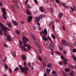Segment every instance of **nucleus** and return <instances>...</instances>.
Wrapping results in <instances>:
<instances>
[{"label":"nucleus","mask_w":76,"mask_h":76,"mask_svg":"<svg viewBox=\"0 0 76 76\" xmlns=\"http://www.w3.org/2000/svg\"><path fill=\"white\" fill-rule=\"evenodd\" d=\"M24 64L25 66L24 68L22 66V65H20L19 67L22 73H24L25 75H27V70L29 71V69L28 68V66H26V63L25 62H24Z\"/></svg>","instance_id":"f257e3e1"},{"label":"nucleus","mask_w":76,"mask_h":76,"mask_svg":"<svg viewBox=\"0 0 76 76\" xmlns=\"http://www.w3.org/2000/svg\"><path fill=\"white\" fill-rule=\"evenodd\" d=\"M0 26L1 28H2V29L4 30V32L6 31L7 30L8 31H10V29H9V28L4 26L3 24L1 23H0Z\"/></svg>","instance_id":"f03ea898"},{"label":"nucleus","mask_w":76,"mask_h":76,"mask_svg":"<svg viewBox=\"0 0 76 76\" xmlns=\"http://www.w3.org/2000/svg\"><path fill=\"white\" fill-rule=\"evenodd\" d=\"M23 42L24 43V45L25 47H27V45L26 44V43H27V41H29V39H28V38L24 37L23 38Z\"/></svg>","instance_id":"7ed1b4c3"},{"label":"nucleus","mask_w":76,"mask_h":76,"mask_svg":"<svg viewBox=\"0 0 76 76\" xmlns=\"http://www.w3.org/2000/svg\"><path fill=\"white\" fill-rule=\"evenodd\" d=\"M49 47L50 48L51 51H53L54 48V45L53 44V43H50L49 45Z\"/></svg>","instance_id":"20e7f679"},{"label":"nucleus","mask_w":76,"mask_h":76,"mask_svg":"<svg viewBox=\"0 0 76 76\" xmlns=\"http://www.w3.org/2000/svg\"><path fill=\"white\" fill-rule=\"evenodd\" d=\"M20 47L21 48H22V50H23V51H24L27 52V49H26V48L24 47L23 45L21 46V45H20Z\"/></svg>","instance_id":"39448f33"},{"label":"nucleus","mask_w":76,"mask_h":76,"mask_svg":"<svg viewBox=\"0 0 76 76\" xmlns=\"http://www.w3.org/2000/svg\"><path fill=\"white\" fill-rule=\"evenodd\" d=\"M21 58L24 61H26V57L25 55H23L21 56Z\"/></svg>","instance_id":"423d86ee"},{"label":"nucleus","mask_w":76,"mask_h":76,"mask_svg":"<svg viewBox=\"0 0 76 76\" xmlns=\"http://www.w3.org/2000/svg\"><path fill=\"white\" fill-rule=\"evenodd\" d=\"M32 19V17L31 16H29L27 18V20L29 23H30V22L31 21Z\"/></svg>","instance_id":"0eeeda50"},{"label":"nucleus","mask_w":76,"mask_h":76,"mask_svg":"<svg viewBox=\"0 0 76 76\" xmlns=\"http://www.w3.org/2000/svg\"><path fill=\"white\" fill-rule=\"evenodd\" d=\"M62 44L64 46H67V44L64 40H62Z\"/></svg>","instance_id":"6e6552de"},{"label":"nucleus","mask_w":76,"mask_h":76,"mask_svg":"<svg viewBox=\"0 0 76 76\" xmlns=\"http://www.w3.org/2000/svg\"><path fill=\"white\" fill-rule=\"evenodd\" d=\"M39 9L41 12H44L45 11V9L42 7H40Z\"/></svg>","instance_id":"1a4fd4ad"},{"label":"nucleus","mask_w":76,"mask_h":76,"mask_svg":"<svg viewBox=\"0 0 76 76\" xmlns=\"http://www.w3.org/2000/svg\"><path fill=\"white\" fill-rule=\"evenodd\" d=\"M26 11L27 13V15H31V12H29V10H28V9H26Z\"/></svg>","instance_id":"9d476101"},{"label":"nucleus","mask_w":76,"mask_h":76,"mask_svg":"<svg viewBox=\"0 0 76 76\" xmlns=\"http://www.w3.org/2000/svg\"><path fill=\"white\" fill-rule=\"evenodd\" d=\"M45 36L44 35H43V36L42 37V39L43 41H47V38L45 37Z\"/></svg>","instance_id":"9b49d317"},{"label":"nucleus","mask_w":76,"mask_h":76,"mask_svg":"<svg viewBox=\"0 0 76 76\" xmlns=\"http://www.w3.org/2000/svg\"><path fill=\"white\" fill-rule=\"evenodd\" d=\"M7 39L8 41H12V39L10 38V36L9 35L7 36Z\"/></svg>","instance_id":"f8f14e48"},{"label":"nucleus","mask_w":76,"mask_h":76,"mask_svg":"<svg viewBox=\"0 0 76 76\" xmlns=\"http://www.w3.org/2000/svg\"><path fill=\"white\" fill-rule=\"evenodd\" d=\"M7 24L8 26L10 27V28H12V25L10 23L8 22L7 23Z\"/></svg>","instance_id":"ddd939ff"},{"label":"nucleus","mask_w":76,"mask_h":76,"mask_svg":"<svg viewBox=\"0 0 76 76\" xmlns=\"http://www.w3.org/2000/svg\"><path fill=\"white\" fill-rule=\"evenodd\" d=\"M1 10L2 12H3V14L4 15H6V11L5 10V9L4 8H3Z\"/></svg>","instance_id":"4468645a"},{"label":"nucleus","mask_w":76,"mask_h":76,"mask_svg":"<svg viewBox=\"0 0 76 76\" xmlns=\"http://www.w3.org/2000/svg\"><path fill=\"white\" fill-rule=\"evenodd\" d=\"M63 15V14L62 13H60L59 14L58 17L59 18H62V16Z\"/></svg>","instance_id":"2eb2a0df"},{"label":"nucleus","mask_w":76,"mask_h":76,"mask_svg":"<svg viewBox=\"0 0 76 76\" xmlns=\"http://www.w3.org/2000/svg\"><path fill=\"white\" fill-rule=\"evenodd\" d=\"M43 32L44 34L47 35V29L45 28L44 30V31H43Z\"/></svg>","instance_id":"dca6fc26"},{"label":"nucleus","mask_w":76,"mask_h":76,"mask_svg":"<svg viewBox=\"0 0 76 76\" xmlns=\"http://www.w3.org/2000/svg\"><path fill=\"white\" fill-rule=\"evenodd\" d=\"M35 18L36 19V22H39L40 19L39 18H38L37 17H35Z\"/></svg>","instance_id":"f3484780"},{"label":"nucleus","mask_w":76,"mask_h":76,"mask_svg":"<svg viewBox=\"0 0 76 76\" xmlns=\"http://www.w3.org/2000/svg\"><path fill=\"white\" fill-rule=\"evenodd\" d=\"M35 45L38 47V48H39V44L37 42H34Z\"/></svg>","instance_id":"a211bd4d"},{"label":"nucleus","mask_w":76,"mask_h":76,"mask_svg":"<svg viewBox=\"0 0 76 76\" xmlns=\"http://www.w3.org/2000/svg\"><path fill=\"white\" fill-rule=\"evenodd\" d=\"M64 70L67 72H69L70 71V69L69 68H65Z\"/></svg>","instance_id":"6ab92c4d"},{"label":"nucleus","mask_w":76,"mask_h":76,"mask_svg":"<svg viewBox=\"0 0 76 76\" xmlns=\"http://www.w3.org/2000/svg\"><path fill=\"white\" fill-rule=\"evenodd\" d=\"M52 66V64L51 63H49L47 65V67L49 68H51Z\"/></svg>","instance_id":"aec40b11"},{"label":"nucleus","mask_w":76,"mask_h":76,"mask_svg":"<svg viewBox=\"0 0 76 76\" xmlns=\"http://www.w3.org/2000/svg\"><path fill=\"white\" fill-rule=\"evenodd\" d=\"M37 57H38V59H39V61H42V59L40 56H37Z\"/></svg>","instance_id":"412c9836"},{"label":"nucleus","mask_w":76,"mask_h":76,"mask_svg":"<svg viewBox=\"0 0 76 76\" xmlns=\"http://www.w3.org/2000/svg\"><path fill=\"white\" fill-rule=\"evenodd\" d=\"M13 23L14 25L17 26L18 25V23L16 21H15L13 22Z\"/></svg>","instance_id":"4be33fe9"},{"label":"nucleus","mask_w":76,"mask_h":76,"mask_svg":"<svg viewBox=\"0 0 76 76\" xmlns=\"http://www.w3.org/2000/svg\"><path fill=\"white\" fill-rule=\"evenodd\" d=\"M4 65L5 66L4 68L5 69H6V70H7L8 69V66H7V65L6 64H4Z\"/></svg>","instance_id":"5701e85b"},{"label":"nucleus","mask_w":76,"mask_h":76,"mask_svg":"<svg viewBox=\"0 0 76 76\" xmlns=\"http://www.w3.org/2000/svg\"><path fill=\"white\" fill-rule=\"evenodd\" d=\"M15 33H16V34H17L18 35H20V32L19 31H18V30H16L15 31Z\"/></svg>","instance_id":"b1692460"},{"label":"nucleus","mask_w":76,"mask_h":76,"mask_svg":"<svg viewBox=\"0 0 76 76\" xmlns=\"http://www.w3.org/2000/svg\"><path fill=\"white\" fill-rule=\"evenodd\" d=\"M46 71L48 74H49V73H50V69H48V68H46Z\"/></svg>","instance_id":"393cba45"},{"label":"nucleus","mask_w":76,"mask_h":76,"mask_svg":"<svg viewBox=\"0 0 76 76\" xmlns=\"http://www.w3.org/2000/svg\"><path fill=\"white\" fill-rule=\"evenodd\" d=\"M19 67H16L15 69L14 72H16V71H18L19 70Z\"/></svg>","instance_id":"a878e982"},{"label":"nucleus","mask_w":76,"mask_h":76,"mask_svg":"<svg viewBox=\"0 0 76 76\" xmlns=\"http://www.w3.org/2000/svg\"><path fill=\"white\" fill-rule=\"evenodd\" d=\"M12 54L14 57H15L16 56V53L15 52L12 53Z\"/></svg>","instance_id":"bb28decb"},{"label":"nucleus","mask_w":76,"mask_h":76,"mask_svg":"<svg viewBox=\"0 0 76 76\" xmlns=\"http://www.w3.org/2000/svg\"><path fill=\"white\" fill-rule=\"evenodd\" d=\"M43 59L45 61V62H46V63H47V62H48V60H47V59L46 58H45V57H44Z\"/></svg>","instance_id":"cd10ccee"},{"label":"nucleus","mask_w":76,"mask_h":76,"mask_svg":"<svg viewBox=\"0 0 76 76\" xmlns=\"http://www.w3.org/2000/svg\"><path fill=\"white\" fill-rule=\"evenodd\" d=\"M69 75L71 76H74V73H73L69 72Z\"/></svg>","instance_id":"c85d7f7f"},{"label":"nucleus","mask_w":76,"mask_h":76,"mask_svg":"<svg viewBox=\"0 0 76 76\" xmlns=\"http://www.w3.org/2000/svg\"><path fill=\"white\" fill-rule=\"evenodd\" d=\"M62 74L64 76H66V74L63 71H61Z\"/></svg>","instance_id":"c756f323"},{"label":"nucleus","mask_w":76,"mask_h":76,"mask_svg":"<svg viewBox=\"0 0 76 76\" xmlns=\"http://www.w3.org/2000/svg\"><path fill=\"white\" fill-rule=\"evenodd\" d=\"M55 2L57 4H60V0H55Z\"/></svg>","instance_id":"7c9ffc66"},{"label":"nucleus","mask_w":76,"mask_h":76,"mask_svg":"<svg viewBox=\"0 0 76 76\" xmlns=\"http://www.w3.org/2000/svg\"><path fill=\"white\" fill-rule=\"evenodd\" d=\"M44 15H41L39 16V18H40V19H42V18H44Z\"/></svg>","instance_id":"2f4dec72"},{"label":"nucleus","mask_w":76,"mask_h":76,"mask_svg":"<svg viewBox=\"0 0 76 76\" xmlns=\"http://www.w3.org/2000/svg\"><path fill=\"white\" fill-rule=\"evenodd\" d=\"M72 58H73V59L74 60H75V61H76V57H75L73 55H72Z\"/></svg>","instance_id":"473e14b6"},{"label":"nucleus","mask_w":76,"mask_h":76,"mask_svg":"<svg viewBox=\"0 0 76 76\" xmlns=\"http://www.w3.org/2000/svg\"><path fill=\"white\" fill-rule=\"evenodd\" d=\"M2 31L3 30L2 29H0V35H2L3 34L2 33Z\"/></svg>","instance_id":"72a5a7b5"},{"label":"nucleus","mask_w":76,"mask_h":76,"mask_svg":"<svg viewBox=\"0 0 76 76\" xmlns=\"http://www.w3.org/2000/svg\"><path fill=\"white\" fill-rule=\"evenodd\" d=\"M59 49L61 51H63V47H61V46H60Z\"/></svg>","instance_id":"f704fd0d"},{"label":"nucleus","mask_w":76,"mask_h":76,"mask_svg":"<svg viewBox=\"0 0 76 76\" xmlns=\"http://www.w3.org/2000/svg\"><path fill=\"white\" fill-rule=\"evenodd\" d=\"M3 45L4 47H5L6 48H8L7 45H6V44L4 43Z\"/></svg>","instance_id":"c9c22d12"},{"label":"nucleus","mask_w":76,"mask_h":76,"mask_svg":"<svg viewBox=\"0 0 76 76\" xmlns=\"http://www.w3.org/2000/svg\"><path fill=\"white\" fill-rule=\"evenodd\" d=\"M44 30H42V31H40L39 33L40 35H42V34H43Z\"/></svg>","instance_id":"e433bc0d"},{"label":"nucleus","mask_w":76,"mask_h":76,"mask_svg":"<svg viewBox=\"0 0 76 76\" xmlns=\"http://www.w3.org/2000/svg\"><path fill=\"white\" fill-rule=\"evenodd\" d=\"M30 48H31V46L28 45L27 46V49L28 50H30Z\"/></svg>","instance_id":"4c0bfd02"},{"label":"nucleus","mask_w":76,"mask_h":76,"mask_svg":"<svg viewBox=\"0 0 76 76\" xmlns=\"http://www.w3.org/2000/svg\"><path fill=\"white\" fill-rule=\"evenodd\" d=\"M27 7L28 9L31 8V6H30V5H29V4L27 5Z\"/></svg>","instance_id":"58836bf2"},{"label":"nucleus","mask_w":76,"mask_h":76,"mask_svg":"<svg viewBox=\"0 0 76 76\" xmlns=\"http://www.w3.org/2000/svg\"><path fill=\"white\" fill-rule=\"evenodd\" d=\"M5 15H2V17H3V18H4L5 19H7V17L5 16Z\"/></svg>","instance_id":"ea45409f"},{"label":"nucleus","mask_w":76,"mask_h":76,"mask_svg":"<svg viewBox=\"0 0 76 76\" xmlns=\"http://www.w3.org/2000/svg\"><path fill=\"white\" fill-rule=\"evenodd\" d=\"M31 37L33 38L35 40V37H34V35L33 34H32L31 35Z\"/></svg>","instance_id":"a19ab883"},{"label":"nucleus","mask_w":76,"mask_h":76,"mask_svg":"<svg viewBox=\"0 0 76 76\" xmlns=\"http://www.w3.org/2000/svg\"><path fill=\"white\" fill-rule=\"evenodd\" d=\"M52 37L53 39H56V37H55V36L54 34L52 35Z\"/></svg>","instance_id":"79ce46f5"},{"label":"nucleus","mask_w":76,"mask_h":76,"mask_svg":"<svg viewBox=\"0 0 76 76\" xmlns=\"http://www.w3.org/2000/svg\"><path fill=\"white\" fill-rule=\"evenodd\" d=\"M59 64H60V65H63V63L62 62L60 61L58 62Z\"/></svg>","instance_id":"37998d69"},{"label":"nucleus","mask_w":76,"mask_h":76,"mask_svg":"<svg viewBox=\"0 0 76 76\" xmlns=\"http://www.w3.org/2000/svg\"><path fill=\"white\" fill-rule=\"evenodd\" d=\"M28 66H29V67H31V63H30V62H28Z\"/></svg>","instance_id":"c03bdc74"},{"label":"nucleus","mask_w":76,"mask_h":76,"mask_svg":"<svg viewBox=\"0 0 76 76\" xmlns=\"http://www.w3.org/2000/svg\"><path fill=\"white\" fill-rule=\"evenodd\" d=\"M72 51H73V53H76V49H73Z\"/></svg>","instance_id":"a18cd8bd"},{"label":"nucleus","mask_w":76,"mask_h":76,"mask_svg":"<svg viewBox=\"0 0 76 76\" xmlns=\"http://www.w3.org/2000/svg\"><path fill=\"white\" fill-rule=\"evenodd\" d=\"M9 70L10 73H11L12 72V69H11L10 68H9Z\"/></svg>","instance_id":"49530a36"},{"label":"nucleus","mask_w":76,"mask_h":76,"mask_svg":"<svg viewBox=\"0 0 76 76\" xmlns=\"http://www.w3.org/2000/svg\"><path fill=\"white\" fill-rule=\"evenodd\" d=\"M48 39H49L50 41H52V40H51V38H50V37H49V36H48Z\"/></svg>","instance_id":"de8ad7c7"},{"label":"nucleus","mask_w":76,"mask_h":76,"mask_svg":"<svg viewBox=\"0 0 76 76\" xmlns=\"http://www.w3.org/2000/svg\"><path fill=\"white\" fill-rule=\"evenodd\" d=\"M61 59H62V60H64V56H61Z\"/></svg>","instance_id":"09e8293b"},{"label":"nucleus","mask_w":76,"mask_h":76,"mask_svg":"<svg viewBox=\"0 0 76 76\" xmlns=\"http://www.w3.org/2000/svg\"><path fill=\"white\" fill-rule=\"evenodd\" d=\"M70 9L73 12H74V11L75 10V9H74L72 7H71Z\"/></svg>","instance_id":"8fccbe9b"},{"label":"nucleus","mask_w":76,"mask_h":76,"mask_svg":"<svg viewBox=\"0 0 76 76\" xmlns=\"http://www.w3.org/2000/svg\"><path fill=\"white\" fill-rule=\"evenodd\" d=\"M52 28L53 30H54V29H55V27H54V25H53L52 26Z\"/></svg>","instance_id":"3c124183"},{"label":"nucleus","mask_w":76,"mask_h":76,"mask_svg":"<svg viewBox=\"0 0 76 76\" xmlns=\"http://www.w3.org/2000/svg\"><path fill=\"white\" fill-rule=\"evenodd\" d=\"M42 64H43L44 66H46V64H45V63H44V62H42Z\"/></svg>","instance_id":"603ef678"},{"label":"nucleus","mask_w":76,"mask_h":76,"mask_svg":"<svg viewBox=\"0 0 76 76\" xmlns=\"http://www.w3.org/2000/svg\"><path fill=\"white\" fill-rule=\"evenodd\" d=\"M20 42V45H22V41L20 40L19 41Z\"/></svg>","instance_id":"864d4df0"},{"label":"nucleus","mask_w":76,"mask_h":76,"mask_svg":"<svg viewBox=\"0 0 76 76\" xmlns=\"http://www.w3.org/2000/svg\"><path fill=\"white\" fill-rule=\"evenodd\" d=\"M14 1L15 2V3L16 4H17L18 3V0H14Z\"/></svg>","instance_id":"5fc2aeb1"},{"label":"nucleus","mask_w":76,"mask_h":76,"mask_svg":"<svg viewBox=\"0 0 76 76\" xmlns=\"http://www.w3.org/2000/svg\"><path fill=\"white\" fill-rule=\"evenodd\" d=\"M35 3H36V4H38V1H37V0H35L34 1Z\"/></svg>","instance_id":"6e6d98bb"},{"label":"nucleus","mask_w":76,"mask_h":76,"mask_svg":"<svg viewBox=\"0 0 76 76\" xmlns=\"http://www.w3.org/2000/svg\"><path fill=\"white\" fill-rule=\"evenodd\" d=\"M11 6L12 8V9H14L15 8V7L13 5H11Z\"/></svg>","instance_id":"4d7b16f0"},{"label":"nucleus","mask_w":76,"mask_h":76,"mask_svg":"<svg viewBox=\"0 0 76 76\" xmlns=\"http://www.w3.org/2000/svg\"><path fill=\"white\" fill-rule=\"evenodd\" d=\"M71 68H72V69H75V67L74 66H71Z\"/></svg>","instance_id":"13d9d810"},{"label":"nucleus","mask_w":76,"mask_h":76,"mask_svg":"<svg viewBox=\"0 0 76 76\" xmlns=\"http://www.w3.org/2000/svg\"><path fill=\"white\" fill-rule=\"evenodd\" d=\"M73 44L74 45H75V46H76V42H74Z\"/></svg>","instance_id":"bf43d9fd"},{"label":"nucleus","mask_w":76,"mask_h":76,"mask_svg":"<svg viewBox=\"0 0 76 76\" xmlns=\"http://www.w3.org/2000/svg\"><path fill=\"white\" fill-rule=\"evenodd\" d=\"M63 63L64 64H67V63L65 61H63Z\"/></svg>","instance_id":"052dcab7"},{"label":"nucleus","mask_w":76,"mask_h":76,"mask_svg":"<svg viewBox=\"0 0 76 76\" xmlns=\"http://www.w3.org/2000/svg\"><path fill=\"white\" fill-rule=\"evenodd\" d=\"M4 35H5V36H6V37H7V35L6 34V32H4Z\"/></svg>","instance_id":"680f3d73"},{"label":"nucleus","mask_w":76,"mask_h":76,"mask_svg":"<svg viewBox=\"0 0 76 76\" xmlns=\"http://www.w3.org/2000/svg\"><path fill=\"white\" fill-rule=\"evenodd\" d=\"M62 29L64 31H65V28L64 26H62Z\"/></svg>","instance_id":"e2e57ef3"},{"label":"nucleus","mask_w":76,"mask_h":76,"mask_svg":"<svg viewBox=\"0 0 76 76\" xmlns=\"http://www.w3.org/2000/svg\"><path fill=\"white\" fill-rule=\"evenodd\" d=\"M51 10V12H54L53 10V8H51L50 9Z\"/></svg>","instance_id":"0e129e2a"},{"label":"nucleus","mask_w":76,"mask_h":76,"mask_svg":"<svg viewBox=\"0 0 76 76\" xmlns=\"http://www.w3.org/2000/svg\"><path fill=\"white\" fill-rule=\"evenodd\" d=\"M33 28L34 29H37V27L35 26H33Z\"/></svg>","instance_id":"69168bd1"},{"label":"nucleus","mask_w":76,"mask_h":76,"mask_svg":"<svg viewBox=\"0 0 76 76\" xmlns=\"http://www.w3.org/2000/svg\"><path fill=\"white\" fill-rule=\"evenodd\" d=\"M21 23H22V24H24V21L22 20L21 21Z\"/></svg>","instance_id":"338daca9"},{"label":"nucleus","mask_w":76,"mask_h":76,"mask_svg":"<svg viewBox=\"0 0 76 76\" xmlns=\"http://www.w3.org/2000/svg\"><path fill=\"white\" fill-rule=\"evenodd\" d=\"M53 23V21H51L50 23V25H52V24Z\"/></svg>","instance_id":"774afa93"}]
</instances>
